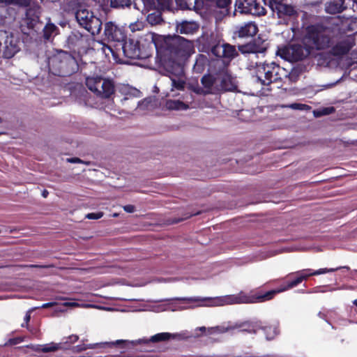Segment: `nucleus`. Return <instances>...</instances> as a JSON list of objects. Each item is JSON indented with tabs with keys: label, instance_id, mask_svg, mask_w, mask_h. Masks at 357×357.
Returning a JSON list of instances; mask_svg holds the SVG:
<instances>
[{
	"label": "nucleus",
	"instance_id": "5",
	"mask_svg": "<svg viewBox=\"0 0 357 357\" xmlns=\"http://www.w3.org/2000/svg\"><path fill=\"white\" fill-rule=\"evenodd\" d=\"M280 66L273 62L259 66L257 75L253 77V82L260 83L261 86H268L271 83L280 79Z\"/></svg>",
	"mask_w": 357,
	"mask_h": 357
},
{
	"label": "nucleus",
	"instance_id": "59",
	"mask_svg": "<svg viewBox=\"0 0 357 357\" xmlns=\"http://www.w3.org/2000/svg\"><path fill=\"white\" fill-rule=\"evenodd\" d=\"M354 304L357 307V299L354 301Z\"/></svg>",
	"mask_w": 357,
	"mask_h": 357
},
{
	"label": "nucleus",
	"instance_id": "28",
	"mask_svg": "<svg viewBox=\"0 0 357 357\" xmlns=\"http://www.w3.org/2000/svg\"><path fill=\"white\" fill-rule=\"evenodd\" d=\"M63 343L50 342L42 345L41 351L43 353L55 352L59 349H63Z\"/></svg>",
	"mask_w": 357,
	"mask_h": 357
},
{
	"label": "nucleus",
	"instance_id": "9",
	"mask_svg": "<svg viewBox=\"0 0 357 357\" xmlns=\"http://www.w3.org/2000/svg\"><path fill=\"white\" fill-rule=\"evenodd\" d=\"M172 45V52L178 57H187L194 52L193 43L179 36H174Z\"/></svg>",
	"mask_w": 357,
	"mask_h": 357
},
{
	"label": "nucleus",
	"instance_id": "40",
	"mask_svg": "<svg viewBox=\"0 0 357 357\" xmlns=\"http://www.w3.org/2000/svg\"><path fill=\"white\" fill-rule=\"evenodd\" d=\"M63 306L71 307H94L93 305H81L76 302H66L63 303Z\"/></svg>",
	"mask_w": 357,
	"mask_h": 357
},
{
	"label": "nucleus",
	"instance_id": "7",
	"mask_svg": "<svg viewBox=\"0 0 357 357\" xmlns=\"http://www.w3.org/2000/svg\"><path fill=\"white\" fill-rule=\"evenodd\" d=\"M0 33L4 36L0 39V57L11 58L20 50L19 42L10 32L0 30Z\"/></svg>",
	"mask_w": 357,
	"mask_h": 357
},
{
	"label": "nucleus",
	"instance_id": "32",
	"mask_svg": "<svg viewBox=\"0 0 357 357\" xmlns=\"http://www.w3.org/2000/svg\"><path fill=\"white\" fill-rule=\"evenodd\" d=\"M40 8L39 6H35L33 8H29L26 10V16L31 20L38 19Z\"/></svg>",
	"mask_w": 357,
	"mask_h": 357
},
{
	"label": "nucleus",
	"instance_id": "10",
	"mask_svg": "<svg viewBox=\"0 0 357 357\" xmlns=\"http://www.w3.org/2000/svg\"><path fill=\"white\" fill-rule=\"evenodd\" d=\"M268 5L278 17H291L298 15L296 8L287 0H270Z\"/></svg>",
	"mask_w": 357,
	"mask_h": 357
},
{
	"label": "nucleus",
	"instance_id": "54",
	"mask_svg": "<svg viewBox=\"0 0 357 357\" xmlns=\"http://www.w3.org/2000/svg\"><path fill=\"white\" fill-rule=\"evenodd\" d=\"M215 327H211L207 328V333L209 335L215 333Z\"/></svg>",
	"mask_w": 357,
	"mask_h": 357
},
{
	"label": "nucleus",
	"instance_id": "47",
	"mask_svg": "<svg viewBox=\"0 0 357 357\" xmlns=\"http://www.w3.org/2000/svg\"><path fill=\"white\" fill-rule=\"evenodd\" d=\"M86 349V345H77L75 347V352H82Z\"/></svg>",
	"mask_w": 357,
	"mask_h": 357
},
{
	"label": "nucleus",
	"instance_id": "8",
	"mask_svg": "<svg viewBox=\"0 0 357 357\" xmlns=\"http://www.w3.org/2000/svg\"><path fill=\"white\" fill-rule=\"evenodd\" d=\"M235 12L261 16L266 14L265 8L256 0H236Z\"/></svg>",
	"mask_w": 357,
	"mask_h": 357
},
{
	"label": "nucleus",
	"instance_id": "36",
	"mask_svg": "<svg viewBox=\"0 0 357 357\" xmlns=\"http://www.w3.org/2000/svg\"><path fill=\"white\" fill-rule=\"evenodd\" d=\"M123 342H124L123 340H116L115 342H102V343L89 344H86V349H96L98 347H102L105 344L114 345V344H119Z\"/></svg>",
	"mask_w": 357,
	"mask_h": 357
},
{
	"label": "nucleus",
	"instance_id": "51",
	"mask_svg": "<svg viewBox=\"0 0 357 357\" xmlns=\"http://www.w3.org/2000/svg\"><path fill=\"white\" fill-rule=\"evenodd\" d=\"M313 114H314V116L315 117H319V116H324V114H322L321 109H319V110H314L313 112Z\"/></svg>",
	"mask_w": 357,
	"mask_h": 357
},
{
	"label": "nucleus",
	"instance_id": "38",
	"mask_svg": "<svg viewBox=\"0 0 357 357\" xmlns=\"http://www.w3.org/2000/svg\"><path fill=\"white\" fill-rule=\"evenodd\" d=\"M265 332L266 333V339L272 340L277 334L276 328L272 327H266L264 328Z\"/></svg>",
	"mask_w": 357,
	"mask_h": 357
},
{
	"label": "nucleus",
	"instance_id": "16",
	"mask_svg": "<svg viewBox=\"0 0 357 357\" xmlns=\"http://www.w3.org/2000/svg\"><path fill=\"white\" fill-rule=\"evenodd\" d=\"M258 27L256 24L253 22H248L238 27L236 31V34L239 38L252 37L257 34Z\"/></svg>",
	"mask_w": 357,
	"mask_h": 357
},
{
	"label": "nucleus",
	"instance_id": "52",
	"mask_svg": "<svg viewBox=\"0 0 357 357\" xmlns=\"http://www.w3.org/2000/svg\"><path fill=\"white\" fill-rule=\"evenodd\" d=\"M29 266H30V267H36V268H50V267H53V266H52V265H45V266L30 265Z\"/></svg>",
	"mask_w": 357,
	"mask_h": 357
},
{
	"label": "nucleus",
	"instance_id": "21",
	"mask_svg": "<svg viewBox=\"0 0 357 357\" xmlns=\"http://www.w3.org/2000/svg\"><path fill=\"white\" fill-rule=\"evenodd\" d=\"M265 50V47L259 46L256 42H251L238 46V50L242 54L261 53L264 52Z\"/></svg>",
	"mask_w": 357,
	"mask_h": 357
},
{
	"label": "nucleus",
	"instance_id": "46",
	"mask_svg": "<svg viewBox=\"0 0 357 357\" xmlns=\"http://www.w3.org/2000/svg\"><path fill=\"white\" fill-rule=\"evenodd\" d=\"M123 208V210L127 213H133L135 211V206L131 205V204L126 205Z\"/></svg>",
	"mask_w": 357,
	"mask_h": 357
},
{
	"label": "nucleus",
	"instance_id": "53",
	"mask_svg": "<svg viewBox=\"0 0 357 357\" xmlns=\"http://www.w3.org/2000/svg\"><path fill=\"white\" fill-rule=\"evenodd\" d=\"M30 314H31V311H28L25 315L24 321H26V323H28L30 321V319H31Z\"/></svg>",
	"mask_w": 357,
	"mask_h": 357
},
{
	"label": "nucleus",
	"instance_id": "6",
	"mask_svg": "<svg viewBox=\"0 0 357 357\" xmlns=\"http://www.w3.org/2000/svg\"><path fill=\"white\" fill-rule=\"evenodd\" d=\"M250 302L248 296L243 292L237 295H227L217 297H204V303L198 304V307H221L227 305L247 303Z\"/></svg>",
	"mask_w": 357,
	"mask_h": 357
},
{
	"label": "nucleus",
	"instance_id": "14",
	"mask_svg": "<svg viewBox=\"0 0 357 357\" xmlns=\"http://www.w3.org/2000/svg\"><path fill=\"white\" fill-rule=\"evenodd\" d=\"M104 34L110 41L123 42L126 38L123 31L112 22L105 24Z\"/></svg>",
	"mask_w": 357,
	"mask_h": 357
},
{
	"label": "nucleus",
	"instance_id": "49",
	"mask_svg": "<svg viewBox=\"0 0 357 357\" xmlns=\"http://www.w3.org/2000/svg\"><path fill=\"white\" fill-rule=\"evenodd\" d=\"M28 347L31 348L35 351H41L42 345H30Z\"/></svg>",
	"mask_w": 357,
	"mask_h": 357
},
{
	"label": "nucleus",
	"instance_id": "26",
	"mask_svg": "<svg viewBox=\"0 0 357 357\" xmlns=\"http://www.w3.org/2000/svg\"><path fill=\"white\" fill-rule=\"evenodd\" d=\"M69 40L78 46L84 47V42L88 40V36L79 32H74L69 36Z\"/></svg>",
	"mask_w": 357,
	"mask_h": 357
},
{
	"label": "nucleus",
	"instance_id": "29",
	"mask_svg": "<svg viewBox=\"0 0 357 357\" xmlns=\"http://www.w3.org/2000/svg\"><path fill=\"white\" fill-rule=\"evenodd\" d=\"M43 32L45 38L50 39L57 34V27L52 23H47L44 27Z\"/></svg>",
	"mask_w": 357,
	"mask_h": 357
},
{
	"label": "nucleus",
	"instance_id": "57",
	"mask_svg": "<svg viewBox=\"0 0 357 357\" xmlns=\"http://www.w3.org/2000/svg\"><path fill=\"white\" fill-rule=\"evenodd\" d=\"M49 192L47 190H44L42 192V196L45 198H46L48 195Z\"/></svg>",
	"mask_w": 357,
	"mask_h": 357
},
{
	"label": "nucleus",
	"instance_id": "60",
	"mask_svg": "<svg viewBox=\"0 0 357 357\" xmlns=\"http://www.w3.org/2000/svg\"><path fill=\"white\" fill-rule=\"evenodd\" d=\"M2 34H3V33H0V39H3V38H3L4 36H3V35H2Z\"/></svg>",
	"mask_w": 357,
	"mask_h": 357
},
{
	"label": "nucleus",
	"instance_id": "11",
	"mask_svg": "<svg viewBox=\"0 0 357 357\" xmlns=\"http://www.w3.org/2000/svg\"><path fill=\"white\" fill-rule=\"evenodd\" d=\"M158 36L152 32H148L142 36L138 40L139 46L141 47L142 53L146 52L147 58L151 54L153 47L157 46Z\"/></svg>",
	"mask_w": 357,
	"mask_h": 357
},
{
	"label": "nucleus",
	"instance_id": "62",
	"mask_svg": "<svg viewBox=\"0 0 357 357\" xmlns=\"http://www.w3.org/2000/svg\"><path fill=\"white\" fill-rule=\"evenodd\" d=\"M1 122H2V119H1V118L0 117V123H1Z\"/></svg>",
	"mask_w": 357,
	"mask_h": 357
},
{
	"label": "nucleus",
	"instance_id": "35",
	"mask_svg": "<svg viewBox=\"0 0 357 357\" xmlns=\"http://www.w3.org/2000/svg\"><path fill=\"white\" fill-rule=\"evenodd\" d=\"M130 0H111V6L114 8L129 6Z\"/></svg>",
	"mask_w": 357,
	"mask_h": 357
},
{
	"label": "nucleus",
	"instance_id": "2",
	"mask_svg": "<svg viewBox=\"0 0 357 357\" xmlns=\"http://www.w3.org/2000/svg\"><path fill=\"white\" fill-rule=\"evenodd\" d=\"M76 61L69 54L59 52L48 59L50 72L54 75L66 76L75 70Z\"/></svg>",
	"mask_w": 357,
	"mask_h": 357
},
{
	"label": "nucleus",
	"instance_id": "43",
	"mask_svg": "<svg viewBox=\"0 0 357 357\" xmlns=\"http://www.w3.org/2000/svg\"><path fill=\"white\" fill-rule=\"evenodd\" d=\"M230 3L231 0H217L216 1L217 6L220 8H226Z\"/></svg>",
	"mask_w": 357,
	"mask_h": 357
},
{
	"label": "nucleus",
	"instance_id": "18",
	"mask_svg": "<svg viewBox=\"0 0 357 357\" xmlns=\"http://www.w3.org/2000/svg\"><path fill=\"white\" fill-rule=\"evenodd\" d=\"M170 80L172 82V91L174 89L182 91L185 87V78L183 77V72L181 68H179L178 73L176 75L170 74Z\"/></svg>",
	"mask_w": 357,
	"mask_h": 357
},
{
	"label": "nucleus",
	"instance_id": "37",
	"mask_svg": "<svg viewBox=\"0 0 357 357\" xmlns=\"http://www.w3.org/2000/svg\"><path fill=\"white\" fill-rule=\"evenodd\" d=\"M129 28L132 32L140 31L144 28V23L142 21L137 20L133 23H131L129 25Z\"/></svg>",
	"mask_w": 357,
	"mask_h": 357
},
{
	"label": "nucleus",
	"instance_id": "13",
	"mask_svg": "<svg viewBox=\"0 0 357 357\" xmlns=\"http://www.w3.org/2000/svg\"><path fill=\"white\" fill-rule=\"evenodd\" d=\"M212 53L218 56L231 60L238 56L235 46L228 43H218L211 49Z\"/></svg>",
	"mask_w": 357,
	"mask_h": 357
},
{
	"label": "nucleus",
	"instance_id": "25",
	"mask_svg": "<svg viewBox=\"0 0 357 357\" xmlns=\"http://www.w3.org/2000/svg\"><path fill=\"white\" fill-rule=\"evenodd\" d=\"M165 106L170 110H185L188 109V105L178 100H168L166 101Z\"/></svg>",
	"mask_w": 357,
	"mask_h": 357
},
{
	"label": "nucleus",
	"instance_id": "1",
	"mask_svg": "<svg viewBox=\"0 0 357 357\" xmlns=\"http://www.w3.org/2000/svg\"><path fill=\"white\" fill-rule=\"evenodd\" d=\"M303 43L309 49H326L331 44V31L318 24L308 26L305 29Z\"/></svg>",
	"mask_w": 357,
	"mask_h": 357
},
{
	"label": "nucleus",
	"instance_id": "39",
	"mask_svg": "<svg viewBox=\"0 0 357 357\" xmlns=\"http://www.w3.org/2000/svg\"><path fill=\"white\" fill-rule=\"evenodd\" d=\"M289 108H291L293 109H300V110H308L310 109V106L305 105V104H301V103H293L289 106Z\"/></svg>",
	"mask_w": 357,
	"mask_h": 357
},
{
	"label": "nucleus",
	"instance_id": "58",
	"mask_svg": "<svg viewBox=\"0 0 357 357\" xmlns=\"http://www.w3.org/2000/svg\"><path fill=\"white\" fill-rule=\"evenodd\" d=\"M295 282H296L297 284H298L299 283H301L302 282V280L301 278H300V276H298L296 280H294Z\"/></svg>",
	"mask_w": 357,
	"mask_h": 357
},
{
	"label": "nucleus",
	"instance_id": "63",
	"mask_svg": "<svg viewBox=\"0 0 357 357\" xmlns=\"http://www.w3.org/2000/svg\"><path fill=\"white\" fill-rule=\"evenodd\" d=\"M167 3H169V0H165Z\"/></svg>",
	"mask_w": 357,
	"mask_h": 357
},
{
	"label": "nucleus",
	"instance_id": "61",
	"mask_svg": "<svg viewBox=\"0 0 357 357\" xmlns=\"http://www.w3.org/2000/svg\"><path fill=\"white\" fill-rule=\"evenodd\" d=\"M119 214L118 213H114L112 215L113 217H118Z\"/></svg>",
	"mask_w": 357,
	"mask_h": 357
},
{
	"label": "nucleus",
	"instance_id": "4",
	"mask_svg": "<svg viewBox=\"0 0 357 357\" xmlns=\"http://www.w3.org/2000/svg\"><path fill=\"white\" fill-rule=\"evenodd\" d=\"M75 17L78 24L93 36L100 33L102 29V22L91 10L80 6L75 13Z\"/></svg>",
	"mask_w": 357,
	"mask_h": 357
},
{
	"label": "nucleus",
	"instance_id": "17",
	"mask_svg": "<svg viewBox=\"0 0 357 357\" xmlns=\"http://www.w3.org/2000/svg\"><path fill=\"white\" fill-rule=\"evenodd\" d=\"M182 335L178 333H157L151 337L149 340H139V342L149 343V342H165L167 341L170 339H181Z\"/></svg>",
	"mask_w": 357,
	"mask_h": 357
},
{
	"label": "nucleus",
	"instance_id": "48",
	"mask_svg": "<svg viewBox=\"0 0 357 357\" xmlns=\"http://www.w3.org/2000/svg\"><path fill=\"white\" fill-rule=\"evenodd\" d=\"M102 50L105 54H107L108 52H112V48L106 45H103Z\"/></svg>",
	"mask_w": 357,
	"mask_h": 357
},
{
	"label": "nucleus",
	"instance_id": "15",
	"mask_svg": "<svg viewBox=\"0 0 357 357\" xmlns=\"http://www.w3.org/2000/svg\"><path fill=\"white\" fill-rule=\"evenodd\" d=\"M258 328L259 327L257 325L252 324L249 322H243L229 325L227 326H215V333H224L234 329H240L241 331L255 333Z\"/></svg>",
	"mask_w": 357,
	"mask_h": 357
},
{
	"label": "nucleus",
	"instance_id": "22",
	"mask_svg": "<svg viewBox=\"0 0 357 357\" xmlns=\"http://www.w3.org/2000/svg\"><path fill=\"white\" fill-rule=\"evenodd\" d=\"M351 47V44L348 39L343 40L336 44L332 49L334 55H342L347 53Z\"/></svg>",
	"mask_w": 357,
	"mask_h": 357
},
{
	"label": "nucleus",
	"instance_id": "31",
	"mask_svg": "<svg viewBox=\"0 0 357 357\" xmlns=\"http://www.w3.org/2000/svg\"><path fill=\"white\" fill-rule=\"evenodd\" d=\"M0 3L27 7L31 5V0H0Z\"/></svg>",
	"mask_w": 357,
	"mask_h": 357
},
{
	"label": "nucleus",
	"instance_id": "20",
	"mask_svg": "<svg viewBox=\"0 0 357 357\" xmlns=\"http://www.w3.org/2000/svg\"><path fill=\"white\" fill-rule=\"evenodd\" d=\"M296 285H298L296 282H295V280H293V281L289 282L287 284V286H285V287L279 288L275 290H271V291L266 292L265 294L259 296L258 298V299L260 301H268V300L271 299L273 297V296L275 295L276 294L284 291L289 289H291L292 287H296Z\"/></svg>",
	"mask_w": 357,
	"mask_h": 357
},
{
	"label": "nucleus",
	"instance_id": "23",
	"mask_svg": "<svg viewBox=\"0 0 357 357\" xmlns=\"http://www.w3.org/2000/svg\"><path fill=\"white\" fill-rule=\"evenodd\" d=\"M340 268L341 267H338V268H320L317 271H312V272L311 271L310 269H305L299 273V274H300L299 276L303 281V280L307 279V278H309L311 275H321V274L331 273V272H333V271H335L340 269Z\"/></svg>",
	"mask_w": 357,
	"mask_h": 357
},
{
	"label": "nucleus",
	"instance_id": "55",
	"mask_svg": "<svg viewBox=\"0 0 357 357\" xmlns=\"http://www.w3.org/2000/svg\"><path fill=\"white\" fill-rule=\"evenodd\" d=\"M10 344H15L19 342L17 339H11L8 341Z\"/></svg>",
	"mask_w": 357,
	"mask_h": 357
},
{
	"label": "nucleus",
	"instance_id": "34",
	"mask_svg": "<svg viewBox=\"0 0 357 357\" xmlns=\"http://www.w3.org/2000/svg\"><path fill=\"white\" fill-rule=\"evenodd\" d=\"M146 20L150 24L156 25L161 22L162 19L159 14L153 13L148 15Z\"/></svg>",
	"mask_w": 357,
	"mask_h": 357
},
{
	"label": "nucleus",
	"instance_id": "24",
	"mask_svg": "<svg viewBox=\"0 0 357 357\" xmlns=\"http://www.w3.org/2000/svg\"><path fill=\"white\" fill-rule=\"evenodd\" d=\"M344 0H336L329 2L326 6V10L328 13L335 14L342 11Z\"/></svg>",
	"mask_w": 357,
	"mask_h": 357
},
{
	"label": "nucleus",
	"instance_id": "44",
	"mask_svg": "<svg viewBox=\"0 0 357 357\" xmlns=\"http://www.w3.org/2000/svg\"><path fill=\"white\" fill-rule=\"evenodd\" d=\"M321 111L324 115H328L335 112V108L333 107H325L321 109Z\"/></svg>",
	"mask_w": 357,
	"mask_h": 357
},
{
	"label": "nucleus",
	"instance_id": "12",
	"mask_svg": "<svg viewBox=\"0 0 357 357\" xmlns=\"http://www.w3.org/2000/svg\"><path fill=\"white\" fill-rule=\"evenodd\" d=\"M124 55L132 59H142L147 58L146 52L142 53L141 47L137 40H129L123 45Z\"/></svg>",
	"mask_w": 357,
	"mask_h": 357
},
{
	"label": "nucleus",
	"instance_id": "33",
	"mask_svg": "<svg viewBox=\"0 0 357 357\" xmlns=\"http://www.w3.org/2000/svg\"><path fill=\"white\" fill-rule=\"evenodd\" d=\"M201 82L203 86L206 89V92L208 93L213 85L214 79L211 75H206L202 78Z\"/></svg>",
	"mask_w": 357,
	"mask_h": 357
},
{
	"label": "nucleus",
	"instance_id": "30",
	"mask_svg": "<svg viewBox=\"0 0 357 357\" xmlns=\"http://www.w3.org/2000/svg\"><path fill=\"white\" fill-rule=\"evenodd\" d=\"M173 300L180 301H182L183 303H197V304L195 306L197 307V305L198 304L204 303V297L195 296V297L175 298H172V299H168L167 301H173Z\"/></svg>",
	"mask_w": 357,
	"mask_h": 357
},
{
	"label": "nucleus",
	"instance_id": "42",
	"mask_svg": "<svg viewBox=\"0 0 357 357\" xmlns=\"http://www.w3.org/2000/svg\"><path fill=\"white\" fill-rule=\"evenodd\" d=\"M66 161L69 163H82L85 165H89V162L83 161L80 158L76 157L67 158Z\"/></svg>",
	"mask_w": 357,
	"mask_h": 357
},
{
	"label": "nucleus",
	"instance_id": "19",
	"mask_svg": "<svg viewBox=\"0 0 357 357\" xmlns=\"http://www.w3.org/2000/svg\"><path fill=\"white\" fill-rule=\"evenodd\" d=\"M199 29V25L195 22L183 21L176 24V31L181 34H192Z\"/></svg>",
	"mask_w": 357,
	"mask_h": 357
},
{
	"label": "nucleus",
	"instance_id": "41",
	"mask_svg": "<svg viewBox=\"0 0 357 357\" xmlns=\"http://www.w3.org/2000/svg\"><path fill=\"white\" fill-rule=\"evenodd\" d=\"M102 212L98 213H90L86 215V218L89 220H98L101 218L103 216Z\"/></svg>",
	"mask_w": 357,
	"mask_h": 357
},
{
	"label": "nucleus",
	"instance_id": "56",
	"mask_svg": "<svg viewBox=\"0 0 357 357\" xmlns=\"http://www.w3.org/2000/svg\"><path fill=\"white\" fill-rule=\"evenodd\" d=\"M197 330L201 331V332H206L207 331V328L205 326H201L197 328Z\"/></svg>",
	"mask_w": 357,
	"mask_h": 357
},
{
	"label": "nucleus",
	"instance_id": "50",
	"mask_svg": "<svg viewBox=\"0 0 357 357\" xmlns=\"http://www.w3.org/2000/svg\"><path fill=\"white\" fill-rule=\"evenodd\" d=\"M56 304V303H44L41 305L42 308H47L52 306H54Z\"/></svg>",
	"mask_w": 357,
	"mask_h": 357
},
{
	"label": "nucleus",
	"instance_id": "3",
	"mask_svg": "<svg viewBox=\"0 0 357 357\" xmlns=\"http://www.w3.org/2000/svg\"><path fill=\"white\" fill-rule=\"evenodd\" d=\"M86 85L96 96L104 99L109 98L115 91L113 82L100 76L87 77Z\"/></svg>",
	"mask_w": 357,
	"mask_h": 357
},
{
	"label": "nucleus",
	"instance_id": "27",
	"mask_svg": "<svg viewBox=\"0 0 357 357\" xmlns=\"http://www.w3.org/2000/svg\"><path fill=\"white\" fill-rule=\"evenodd\" d=\"M222 87L226 91H234L237 89V85L234 79L229 75H225L221 82Z\"/></svg>",
	"mask_w": 357,
	"mask_h": 357
},
{
	"label": "nucleus",
	"instance_id": "45",
	"mask_svg": "<svg viewBox=\"0 0 357 357\" xmlns=\"http://www.w3.org/2000/svg\"><path fill=\"white\" fill-rule=\"evenodd\" d=\"M78 339L79 337L77 335H72L67 337V340L65 341L64 343H75L78 340Z\"/></svg>",
	"mask_w": 357,
	"mask_h": 357
}]
</instances>
